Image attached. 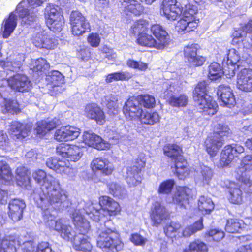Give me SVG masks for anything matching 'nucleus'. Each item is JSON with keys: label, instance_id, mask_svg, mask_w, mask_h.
I'll return each instance as SVG.
<instances>
[{"label": "nucleus", "instance_id": "f257e3e1", "mask_svg": "<svg viewBox=\"0 0 252 252\" xmlns=\"http://www.w3.org/2000/svg\"><path fill=\"white\" fill-rule=\"evenodd\" d=\"M121 210L119 204L106 196L100 197L98 204L88 202L85 204V208L81 209V212L89 216L92 220L105 222V227L99 229L96 238V246L103 252H118L123 248L124 244L119 235L111 229L106 228V223L110 222H106L105 219L106 215L116 216Z\"/></svg>", "mask_w": 252, "mask_h": 252}, {"label": "nucleus", "instance_id": "f03ea898", "mask_svg": "<svg viewBox=\"0 0 252 252\" xmlns=\"http://www.w3.org/2000/svg\"><path fill=\"white\" fill-rule=\"evenodd\" d=\"M34 180L42 187L39 194H34V199L38 207L45 210L53 207L59 210L68 205L67 192L61 188L59 181L41 169L32 173Z\"/></svg>", "mask_w": 252, "mask_h": 252}, {"label": "nucleus", "instance_id": "7ed1b4c3", "mask_svg": "<svg viewBox=\"0 0 252 252\" xmlns=\"http://www.w3.org/2000/svg\"><path fill=\"white\" fill-rule=\"evenodd\" d=\"M160 12L162 16L170 21H175L181 17L175 25V29L178 33L193 31L198 26V20L195 17L198 8L190 3L183 7L177 0H163Z\"/></svg>", "mask_w": 252, "mask_h": 252}, {"label": "nucleus", "instance_id": "20e7f679", "mask_svg": "<svg viewBox=\"0 0 252 252\" xmlns=\"http://www.w3.org/2000/svg\"><path fill=\"white\" fill-rule=\"evenodd\" d=\"M74 225L80 231L73 241V247L77 251L90 252L92 249L90 238L85 233L89 229V222L86 219L84 214L81 212V207L76 209L72 214Z\"/></svg>", "mask_w": 252, "mask_h": 252}, {"label": "nucleus", "instance_id": "39448f33", "mask_svg": "<svg viewBox=\"0 0 252 252\" xmlns=\"http://www.w3.org/2000/svg\"><path fill=\"white\" fill-rule=\"evenodd\" d=\"M151 31L156 39L152 35L142 33L137 38L139 45L158 50H163L169 45L171 41L170 36L162 26L159 24L153 25L151 27Z\"/></svg>", "mask_w": 252, "mask_h": 252}, {"label": "nucleus", "instance_id": "423d86ee", "mask_svg": "<svg viewBox=\"0 0 252 252\" xmlns=\"http://www.w3.org/2000/svg\"><path fill=\"white\" fill-rule=\"evenodd\" d=\"M53 207L42 210L43 221L47 227L51 230H55L60 233L62 238L68 241H73L77 235L72 227L68 224V220L64 218H61L56 220V216L51 213Z\"/></svg>", "mask_w": 252, "mask_h": 252}, {"label": "nucleus", "instance_id": "0eeeda50", "mask_svg": "<svg viewBox=\"0 0 252 252\" xmlns=\"http://www.w3.org/2000/svg\"><path fill=\"white\" fill-rule=\"evenodd\" d=\"M207 85L204 81L197 84L193 92V99L200 112L212 116L217 112L218 105L213 98L207 94Z\"/></svg>", "mask_w": 252, "mask_h": 252}, {"label": "nucleus", "instance_id": "6e6552de", "mask_svg": "<svg viewBox=\"0 0 252 252\" xmlns=\"http://www.w3.org/2000/svg\"><path fill=\"white\" fill-rule=\"evenodd\" d=\"M230 133V129L226 125L217 124L214 127V133L206 139L205 145L207 153L211 157L215 156L223 145L222 137Z\"/></svg>", "mask_w": 252, "mask_h": 252}, {"label": "nucleus", "instance_id": "1a4fd4ad", "mask_svg": "<svg viewBox=\"0 0 252 252\" xmlns=\"http://www.w3.org/2000/svg\"><path fill=\"white\" fill-rule=\"evenodd\" d=\"M46 0H23L16 8L19 17L22 18L23 24L31 25L37 19V11L28 9V5L32 8H36L42 5Z\"/></svg>", "mask_w": 252, "mask_h": 252}, {"label": "nucleus", "instance_id": "9d476101", "mask_svg": "<svg viewBox=\"0 0 252 252\" xmlns=\"http://www.w3.org/2000/svg\"><path fill=\"white\" fill-rule=\"evenodd\" d=\"M47 25L54 32H60L64 24V19L61 9L57 5L48 4L45 8Z\"/></svg>", "mask_w": 252, "mask_h": 252}, {"label": "nucleus", "instance_id": "9b49d317", "mask_svg": "<svg viewBox=\"0 0 252 252\" xmlns=\"http://www.w3.org/2000/svg\"><path fill=\"white\" fill-rule=\"evenodd\" d=\"M33 45L39 48L52 50L58 44V40L54 36L46 33L40 26L35 29L32 38Z\"/></svg>", "mask_w": 252, "mask_h": 252}, {"label": "nucleus", "instance_id": "f8f14e48", "mask_svg": "<svg viewBox=\"0 0 252 252\" xmlns=\"http://www.w3.org/2000/svg\"><path fill=\"white\" fill-rule=\"evenodd\" d=\"M247 33H252V20L249 21L242 30L235 31L233 32L231 44L240 46L242 43L244 49L252 52V36L247 38Z\"/></svg>", "mask_w": 252, "mask_h": 252}, {"label": "nucleus", "instance_id": "ddd939ff", "mask_svg": "<svg viewBox=\"0 0 252 252\" xmlns=\"http://www.w3.org/2000/svg\"><path fill=\"white\" fill-rule=\"evenodd\" d=\"M46 164L49 168L54 170L57 173L66 176L70 180L73 179L77 174L76 169L69 166V162L57 158H48Z\"/></svg>", "mask_w": 252, "mask_h": 252}, {"label": "nucleus", "instance_id": "4468645a", "mask_svg": "<svg viewBox=\"0 0 252 252\" xmlns=\"http://www.w3.org/2000/svg\"><path fill=\"white\" fill-rule=\"evenodd\" d=\"M70 22L72 34L79 36L90 30V25L86 17L78 11L72 12Z\"/></svg>", "mask_w": 252, "mask_h": 252}, {"label": "nucleus", "instance_id": "2eb2a0df", "mask_svg": "<svg viewBox=\"0 0 252 252\" xmlns=\"http://www.w3.org/2000/svg\"><path fill=\"white\" fill-rule=\"evenodd\" d=\"M244 152V148L240 144L233 143L224 147L220 155L219 164L220 167L229 166L235 158Z\"/></svg>", "mask_w": 252, "mask_h": 252}, {"label": "nucleus", "instance_id": "dca6fc26", "mask_svg": "<svg viewBox=\"0 0 252 252\" xmlns=\"http://www.w3.org/2000/svg\"><path fill=\"white\" fill-rule=\"evenodd\" d=\"M136 97H130L123 107V112L126 118L129 120H137L140 118L143 110Z\"/></svg>", "mask_w": 252, "mask_h": 252}, {"label": "nucleus", "instance_id": "f3484780", "mask_svg": "<svg viewBox=\"0 0 252 252\" xmlns=\"http://www.w3.org/2000/svg\"><path fill=\"white\" fill-rule=\"evenodd\" d=\"M57 153L69 161L76 162L80 159L82 156L81 149L76 145L61 144L56 148Z\"/></svg>", "mask_w": 252, "mask_h": 252}, {"label": "nucleus", "instance_id": "a211bd4d", "mask_svg": "<svg viewBox=\"0 0 252 252\" xmlns=\"http://www.w3.org/2000/svg\"><path fill=\"white\" fill-rule=\"evenodd\" d=\"M8 86L13 90L23 92L28 91L32 86V83L26 75L16 74L7 79Z\"/></svg>", "mask_w": 252, "mask_h": 252}, {"label": "nucleus", "instance_id": "6ab92c4d", "mask_svg": "<svg viewBox=\"0 0 252 252\" xmlns=\"http://www.w3.org/2000/svg\"><path fill=\"white\" fill-rule=\"evenodd\" d=\"M80 129L69 125L62 126L56 129L54 133V139L59 142L73 140L79 135Z\"/></svg>", "mask_w": 252, "mask_h": 252}, {"label": "nucleus", "instance_id": "aec40b11", "mask_svg": "<svg viewBox=\"0 0 252 252\" xmlns=\"http://www.w3.org/2000/svg\"><path fill=\"white\" fill-rule=\"evenodd\" d=\"M236 87L245 92L252 91V69L243 68L238 73Z\"/></svg>", "mask_w": 252, "mask_h": 252}, {"label": "nucleus", "instance_id": "412c9836", "mask_svg": "<svg viewBox=\"0 0 252 252\" xmlns=\"http://www.w3.org/2000/svg\"><path fill=\"white\" fill-rule=\"evenodd\" d=\"M168 216L167 210L160 202L157 201L153 204L151 209L150 218L154 226H158Z\"/></svg>", "mask_w": 252, "mask_h": 252}, {"label": "nucleus", "instance_id": "4be33fe9", "mask_svg": "<svg viewBox=\"0 0 252 252\" xmlns=\"http://www.w3.org/2000/svg\"><path fill=\"white\" fill-rule=\"evenodd\" d=\"M83 141L86 145L100 150L109 149L111 146V144L103 140L100 136L90 131L84 132Z\"/></svg>", "mask_w": 252, "mask_h": 252}, {"label": "nucleus", "instance_id": "5701e85b", "mask_svg": "<svg viewBox=\"0 0 252 252\" xmlns=\"http://www.w3.org/2000/svg\"><path fill=\"white\" fill-rule=\"evenodd\" d=\"M217 94L221 105L231 108L235 104L234 95L229 86L225 85H220L218 88Z\"/></svg>", "mask_w": 252, "mask_h": 252}, {"label": "nucleus", "instance_id": "b1692460", "mask_svg": "<svg viewBox=\"0 0 252 252\" xmlns=\"http://www.w3.org/2000/svg\"><path fill=\"white\" fill-rule=\"evenodd\" d=\"M250 62L251 59L248 54H243L240 56L239 52L234 48L228 51L226 61L227 65H236L238 67L240 66H245V64H248Z\"/></svg>", "mask_w": 252, "mask_h": 252}, {"label": "nucleus", "instance_id": "393cba45", "mask_svg": "<svg viewBox=\"0 0 252 252\" xmlns=\"http://www.w3.org/2000/svg\"><path fill=\"white\" fill-rule=\"evenodd\" d=\"M84 115L92 120H94L96 123L103 125L105 122V116L103 111L96 103H90L85 106Z\"/></svg>", "mask_w": 252, "mask_h": 252}, {"label": "nucleus", "instance_id": "a878e982", "mask_svg": "<svg viewBox=\"0 0 252 252\" xmlns=\"http://www.w3.org/2000/svg\"><path fill=\"white\" fill-rule=\"evenodd\" d=\"M197 45L190 44L185 47L184 54L185 59L191 66H201L205 61V59L197 55Z\"/></svg>", "mask_w": 252, "mask_h": 252}, {"label": "nucleus", "instance_id": "bb28decb", "mask_svg": "<svg viewBox=\"0 0 252 252\" xmlns=\"http://www.w3.org/2000/svg\"><path fill=\"white\" fill-rule=\"evenodd\" d=\"M91 167L93 171H100L106 176L111 175L115 169L112 162L108 159L102 158L94 159L91 163Z\"/></svg>", "mask_w": 252, "mask_h": 252}, {"label": "nucleus", "instance_id": "cd10ccee", "mask_svg": "<svg viewBox=\"0 0 252 252\" xmlns=\"http://www.w3.org/2000/svg\"><path fill=\"white\" fill-rule=\"evenodd\" d=\"M18 13L16 10L10 13L8 16L5 17L2 24L1 31L2 36L7 38L13 33L17 25V15Z\"/></svg>", "mask_w": 252, "mask_h": 252}, {"label": "nucleus", "instance_id": "c85d7f7f", "mask_svg": "<svg viewBox=\"0 0 252 252\" xmlns=\"http://www.w3.org/2000/svg\"><path fill=\"white\" fill-rule=\"evenodd\" d=\"M192 190L187 187H179L176 188V192L173 196V201L181 207H186L189 203V199Z\"/></svg>", "mask_w": 252, "mask_h": 252}, {"label": "nucleus", "instance_id": "c756f323", "mask_svg": "<svg viewBox=\"0 0 252 252\" xmlns=\"http://www.w3.org/2000/svg\"><path fill=\"white\" fill-rule=\"evenodd\" d=\"M25 204L23 200L19 199H14L9 203V216L11 219L17 221L22 217L24 209L25 208Z\"/></svg>", "mask_w": 252, "mask_h": 252}, {"label": "nucleus", "instance_id": "7c9ffc66", "mask_svg": "<svg viewBox=\"0 0 252 252\" xmlns=\"http://www.w3.org/2000/svg\"><path fill=\"white\" fill-rule=\"evenodd\" d=\"M226 187L228 189L229 201L235 204H240L243 202L242 192L240 186L234 182L227 181Z\"/></svg>", "mask_w": 252, "mask_h": 252}, {"label": "nucleus", "instance_id": "2f4dec72", "mask_svg": "<svg viewBox=\"0 0 252 252\" xmlns=\"http://www.w3.org/2000/svg\"><path fill=\"white\" fill-rule=\"evenodd\" d=\"M31 129L30 126L24 125L18 122H14L10 126L9 132L13 138L22 140L28 136Z\"/></svg>", "mask_w": 252, "mask_h": 252}, {"label": "nucleus", "instance_id": "473e14b6", "mask_svg": "<svg viewBox=\"0 0 252 252\" xmlns=\"http://www.w3.org/2000/svg\"><path fill=\"white\" fill-rule=\"evenodd\" d=\"M121 8L126 13L139 15L144 11L143 6L135 0H121Z\"/></svg>", "mask_w": 252, "mask_h": 252}, {"label": "nucleus", "instance_id": "72a5a7b5", "mask_svg": "<svg viewBox=\"0 0 252 252\" xmlns=\"http://www.w3.org/2000/svg\"><path fill=\"white\" fill-rule=\"evenodd\" d=\"M59 120L53 119L51 120H42L37 123V126L35 129L39 137L44 136L48 132L55 128L58 125Z\"/></svg>", "mask_w": 252, "mask_h": 252}, {"label": "nucleus", "instance_id": "f704fd0d", "mask_svg": "<svg viewBox=\"0 0 252 252\" xmlns=\"http://www.w3.org/2000/svg\"><path fill=\"white\" fill-rule=\"evenodd\" d=\"M126 179L130 187L140 184L142 179L140 169L137 166L127 168Z\"/></svg>", "mask_w": 252, "mask_h": 252}, {"label": "nucleus", "instance_id": "c9c22d12", "mask_svg": "<svg viewBox=\"0 0 252 252\" xmlns=\"http://www.w3.org/2000/svg\"><path fill=\"white\" fill-rule=\"evenodd\" d=\"M200 177L196 180V183L200 186L209 185L214 175V171L204 164L200 165Z\"/></svg>", "mask_w": 252, "mask_h": 252}, {"label": "nucleus", "instance_id": "e433bc0d", "mask_svg": "<svg viewBox=\"0 0 252 252\" xmlns=\"http://www.w3.org/2000/svg\"><path fill=\"white\" fill-rule=\"evenodd\" d=\"M17 243L14 236H6L2 239L0 236V252H16Z\"/></svg>", "mask_w": 252, "mask_h": 252}, {"label": "nucleus", "instance_id": "4c0bfd02", "mask_svg": "<svg viewBox=\"0 0 252 252\" xmlns=\"http://www.w3.org/2000/svg\"><path fill=\"white\" fill-rule=\"evenodd\" d=\"M23 252H55L51 249L49 243L42 242L38 244L36 249L32 242H26L22 246Z\"/></svg>", "mask_w": 252, "mask_h": 252}, {"label": "nucleus", "instance_id": "58836bf2", "mask_svg": "<svg viewBox=\"0 0 252 252\" xmlns=\"http://www.w3.org/2000/svg\"><path fill=\"white\" fill-rule=\"evenodd\" d=\"M160 117L156 111H143L138 120L141 124L147 125H153L159 122Z\"/></svg>", "mask_w": 252, "mask_h": 252}, {"label": "nucleus", "instance_id": "ea45409f", "mask_svg": "<svg viewBox=\"0 0 252 252\" xmlns=\"http://www.w3.org/2000/svg\"><path fill=\"white\" fill-rule=\"evenodd\" d=\"M29 172L24 167H19L16 169V179L18 186L27 188L30 181Z\"/></svg>", "mask_w": 252, "mask_h": 252}, {"label": "nucleus", "instance_id": "a19ab883", "mask_svg": "<svg viewBox=\"0 0 252 252\" xmlns=\"http://www.w3.org/2000/svg\"><path fill=\"white\" fill-rule=\"evenodd\" d=\"M12 179L13 175L9 165L5 161H0V182L2 184H9Z\"/></svg>", "mask_w": 252, "mask_h": 252}, {"label": "nucleus", "instance_id": "79ce46f5", "mask_svg": "<svg viewBox=\"0 0 252 252\" xmlns=\"http://www.w3.org/2000/svg\"><path fill=\"white\" fill-rule=\"evenodd\" d=\"M164 154L170 157L172 160H177L179 157H182V151L179 146L174 144H168L163 148Z\"/></svg>", "mask_w": 252, "mask_h": 252}, {"label": "nucleus", "instance_id": "37998d69", "mask_svg": "<svg viewBox=\"0 0 252 252\" xmlns=\"http://www.w3.org/2000/svg\"><path fill=\"white\" fill-rule=\"evenodd\" d=\"M19 104L17 100L13 99H7L3 98L0 102V107L3 113H14L19 110Z\"/></svg>", "mask_w": 252, "mask_h": 252}, {"label": "nucleus", "instance_id": "c03bdc74", "mask_svg": "<svg viewBox=\"0 0 252 252\" xmlns=\"http://www.w3.org/2000/svg\"><path fill=\"white\" fill-rule=\"evenodd\" d=\"M133 74L128 71L116 72L108 74L105 77V82L110 83L118 81H126L131 79Z\"/></svg>", "mask_w": 252, "mask_h": 252}, {"label": "nucleus", "instance_id": "a18cd8bd", "mask_svg": "<svg viewBox=\"0 0 252 252\" xmlns=\"http://www.w3.org/2000/svg\"><path fill=\"white\" fill-rule=\"evenodd\" d=\"M198 207L202 214L205 215L209 214L214 209V205L210 198L203 195L198 199Z\"/></svg>", "mask_w": 252, "mask_h": 252}, {"label": "nucleus", "instance_id": "49530a36", "mask_svg": "<svg viewBox=\"0 0 252 252\" xmlns=\"http://www.w3.org/2000/svg\"><path fill=\"white\" fill-rule=\"evenodd\" d=\"M110 193L113 196L122 199L127 195L126 190L124 187L116 182H112L107 185Z\"/></svg>", "mask_w": 252, "mask_h": 252}, {"label": "nucleus", "instance_id": "de8ad7c7", "mask_svg": "<svg viewBox=\"0 0 252 252\" xmlns=\"http://www.w3.org/2000/svg\"><path fill=\"white\" fill-rule=\"evenodd\" d=\"M168 102L172 107H185L188 102V97L184 94L173 95L168 98Z\"/></svg>", "mask_w": 252, "mask_h": 252}, {"label": "nucleus", "instance_id": "09e8293b", "mask_svg": "<svg viewBox=\"0 0 252 252\" xmlns=\"http://www.w3.org/2000/svg\"><path fill=\"white\" fill-rule=\"evenodd\" d=\"M203 228V218L201 217L198 220L195 222L192 225L185 227L182 231V235L184 237H189L196 232L201 230Z\"/></svg>", "mask_w": 252, "mask_h": 252}, {"label": "nucleus", "instance_id": "8fccbe9b", "mask_svg": "<svg viewBox=\"0 0 252 252\" xmlns=\"http://www.w3.org/2000/svg\"><path fill=\"white\" fill-rule=\"evenodd\" d=\"M221 66L217 63L214 62L208 66V77L212 81L220 78L223 74Z\"/></svg>", "mask_w": 252, "mask_h": 252}, {"label": "nucleus", "instance_id": "3c124183", "mask_svg": "<svg viewBox=\"0 0 252 252\" xmlns=\"http://www.w3.org/2000/svg\"><path fill=\"white\" fill-rule=\"evenodd\" d=\"M45 79L47 84H51L53 86H58L64 82L63 75L58 71L54 70L48 73Z\"/></svg>", "mask_w": 252, "mask_h": 252}, {"label": "nucleus", "instance_id": "603ef678", "mask_svg": "<svg viewBox=\"0 0 252 252\" xmlns=\"http://www.w3.org/2000/svg\"><path fill=\"white\" fill-rule=\"evenodd\" d=\"M183 252H208V248L205 243L199 240L191 242L188 249H186Z\"/></svg>", "mask_w": 252, "mask_h": 252}, {"label": "nucleus", "instance_id": "864d4df0", "mask_svg": "<svg viewBox=\"0 0 252 252\" xmlns=\"http://www.w3.org/2000/svg\"><path fill=\"white\" fill-rule=\"evenodd\" d=\"M243 221L235 219H228L225 225V230L228 233L239 232L242 229Z\"/></svg>", "mask_w": 252, "mask_h": 252}, {"label": "nucleus", "instance_id": "5fc2aeb1", "mask_svg": "<svg viewBox=\"0 0 252 252\" xmlns=\"http://www.w3.org/2000/svg\"><path fill=\"white\" fill-rule=\"evenodd\" d=\"M148 23L145 20H139L135 22L131 28V31L134 35L145 33L148 28Z\"/></svg>", "mask_w": 252, "mask_h": 252}, {"label": "nucleus", "instance_id": "6e6d98bb", "mask_svg": "<svg viewBox=\"0 0 252 252\" xmlns=\"http://www.w3.org/2000/svg\"><path fill=\"white\" fill-rule=\"evenodd\" d=\"M175 182L172 179H169L161 182L158 189L159 194L167 195L169 194L174 186Z\"/></svg>", "mask_w": 252, "mask_h": 252}, {"label": "nucleus", "instance_id": "4d7b16f0", "mask_svg": "<svg viewBox=\"0 0 252 252\" xmlns=\"http://www.w3.org/2000/svg\"><path fill=\"white\" fill-rule=\"evenodd\" d=\"M181 224L178 222H171L167 224L164 228V233L167 237H175L178 234V230L181 228Z\"/></svg>", "mask_w": 252, "mask_h": 252}, {"label": "nucleus", "instance_id": "13d9d810", "mask_svg": "<svg viewBox=\"0 0 252 252\" xmlns=\"http://www.w3.org/2000/svg\"><path fill=\"white\" fill-rule=\"evenodd\" d=\"M106 105L109 109V112L112 114H115L117 112L118 108V98L117 96L110 94L106 96L105 98Z\"/></svg>", "mask_w": 252, "mask_h": 252}, {"label": "nucleus", "instance_id": "bf43d9fd", "mask_svg": "<svg viewBox=\"0 0 252 252\" xmlns=\"http://www.w3.org/2000/svg\"><path fill=\"white\" fill-rule=\"evenodd\" d=\"M138 98L139 103L141 105H143L145 108H153L155 105V97L149 94H145L136 97Z\"/></svg>", "mask_w": 252, "mask_h": 252}, {"label": "nucleus", "instance_id": "052dcab7", "mask_svg": "<svg viewBox=\"0 0 252 252\" xmlns=\"http://www.w3.org/2000/svg\"><path fill=\"white\" fill-rule=\"evenodd\" d=\"M205 235L211 237L214 241L219 242L224 237L225 233L221 229L218 228H215L211 229L207 231L206 232Z\"/></svg>", "mask_w": 252, "mask_h": 252}, {"label": "nucleus", "instance_id": "680f3d73", "mask_svg": "<svg viewBox=\"0 0 252 252\" xmlns=\"http://www.w3.org/2000/svg\"><path fill=\"white\" fill-rule=\"evenodd\" d=\"M49 68V65L45 59L41 58L35 61L34 65V70L44 72Z\"/></svg>", "mask_w": 252, "mask_h": 252}, {"label": "nucleus", "instance_id": "e2e57ef3", "mask_svg": "<svg viewBox=\"0 0 252 252\" xmlns=\"http://www.w3.org/2000/svg\"><path fill=\"white\" fill-rule=\"evenodd\" d=\"M130 241L136 246H143L147 242V238L136 233L132 234L130 238Z\"/></svg>", "mask_w": 252, "mask_h": 252}, {"label": "nucleus", "instance_id": "0e129e2a", "mask_svg": "<svg viewBox=\"0 0 252 252\" xmlns=\"http://www.w3.org/2000/svg\"><path fill=\"white\" fill-rule=\"evenodd\" d=\"M0 147L6 152L10 150L7 135L1 130H0Z\"/></svg>", "mask_w": 252, "mask_h": 252}, {"label": "nucleus", "instance_id": "69168bd1", "mask_svg": "<svg viewBox=\"0 0 252 252\" xmlns=\"http://www.w3.org/2000/svg\"><path fill=\"white\" fill-rule=\"evenodd\" d=\"M240 180L242 183L241 186L245 191L248 193H252V182L249 178L244 177L243 174L241 177Z\"/></svg>", "mask_w": 252, "mask_h": 252}, {"label": "nucleus", "instance_id": "338daca9", "mask_svg": "<svg viewBox=\"0 0 252 252\" xmlns=\"http://www.w3.org/2000/svg\"><path fill=\"white\" fill-rule=\"evenodd\" d=\"M88 41L94 47H97L100 42V38L97 33H91L88 37Z\"/></svg>", "mask_w": 252, "mask_h": 252}, {"label": "nucleus", "instance_id": "774afa93", "mask_svg": "<svg viewBox=\"0 0 252 252\" xmlns=\"http://www.w3.org/2000/svg\"><path fill=\"white\" fill-rule=\"evenodd\" d=\"M175 165V169H178V166L181 167L182 169H190L187 161L183 158V157H179L177 160H174Z\"/></svg>", "mask_w": 252, "mask_h": 252}]
</instances>
